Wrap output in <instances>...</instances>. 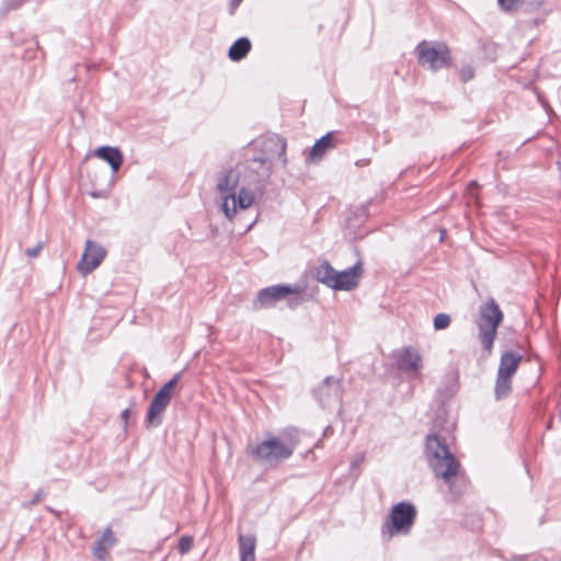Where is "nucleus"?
I'll return each mask as SVG.
<instances>
[{"mask_svg":"<svg viewBox=\"0 0 561 561\" xmlns=\"http://www.w3.org/2000/svg\"><path fill=\"white\" fill-rule=\"evenodd\" d=\"M216 192L219 208L229 221L236 218L239 210L250 208L255 198L242 164L224 168L217 173Z\"/></svg>","mask_w":561,"mask_h":561,"instance_id":"f257e3e1","label":"nucleus"},{"mask_svg":"<svg viewBox=\"0 0 561 561\" xmlns=\"http://www.w3.org/2000/svg\"><path fill=\"white\" fill-rule=\"evenodd\" d=\"M425 456L434 474L446 483H450L453 478L458 474L459 463L438 435L427 436Z\"/></svg>","mask_w":561,"mask_h":561,"instance_id":"f03ea898","label":"nucleus"},{"mask_svg":"<svg viewBox=\"0 0 561 561\" xmlns=\"http://www.w3.org/2000/svg\"><path fill=\"white\" fill-rule=\"evenodd\" d=\"M297 445L296 432H288L279 437L268 436L249 447L250 454L264 465L274 466L291 456Z\"/></svg>","mask_w":561,"mask_h":561,"instance_id":"7ed1b4c3","label":"nucleus"},{"mask_svg":"<svg viewBox=\"0 0 561 561\" xmlns=\"http://www.w3.org/2000/svg\"><path fill=\"white\" fill-rule=\"evenodd\" d=\"M362 273L360 263L342 272L334 270L329 263H321L314 270V277L332 289L352 290L358 285Z\"/></svg>","mask_w":561,"mask_h":561,"instance_id":"20e7f679","label":"nucleus"},{"mask_svg":"<svg viewBox=\"0 0 561 561\" xmlns=\"http://www.w3.org/2000/svg\"><path fill=\"white\" fill-rule=\"evenodd\" d=\"M520 360L522 355L516 352L506 351L502 354L494 386V393L497 400L507 397L511 392L513 377L517 371Z\"/></svg>","mask_w":561,"mask_h":561,"instance_id":"39448f33","label":"nucleus"},{"mask_svg":"<svg viewBox=\"0 0 561 561\" xmlns=\"http://www.w3.org/2000/svg\"><path fill=\"white\" fill-rule=\"evenodd\" d=\"M419 64L433 71L446 68L450 65L448 48L442 43L422 42L416 47Z\"/></svg>","mask_w":561,"mask_h":561,"instance_id":"423d86ee","label":"nucleus"},{"mask_svg":"<svg viewBox=\"0 0 561 561\" xmlns=\"http://www.w3.org/2000/svg\"><path fill=\"white\" fill-rule=\"evenodd\" d=\"M501 321L502 312L500 308L494 304V301L486 302L481 308L478 324L480 329L481 342L488 353H491L492 351L493 341Z\"/></svg>","mask_w":561,"mask_h":561,"instance_id":"0eeeda50","label":"nucleus"},{"mask_svg":"<svg viewBox=\"0 0 561 561\" xmlns=\"http://www.w3.org/2000/svg\"><path fill=\"white\" fill-rule=\"evenodd\" d=\"M415 510L411 504L399 503L390 512L391 525L383 528V535L390 539L394 533L407 534L413 525Z\"/></svg>","mask_w":561,"mask_h":561,"instance_id":"6e6552de","label":"nucleus"},{"mask_svg":"<svg viewBox=\"0 0 561 561\" xmlns=\"http://www.w3.org/2000/svg\"><path fill=\"white\" fill-rule=\"evenodd\" d=\"M105 255L106 250L101 244L92 240H87L84 252L81 256V260L77 264V271L82 276H87L89 273L100 266Z\"/></svg>","mask_w":561,"mask_h":561,"instance_id":"1a4fd4ad","label":"nucleus"},{"mask_svg":"<svg viewBox=\"0 0 561 561\" xmlns=\"http://www.w3.org/2000/svg\"><path fill=\"white\" fill-rule=\"evenodd\" d=\"M179 379H180V375L174 376V378L171 379L169 382H167L154 396V398L150 404V408L148 411V416H147L148 423L150 425L156 424L157 417L168 407V404L171 400V397H172V392H173Z\"/></svg>","mask_w":561,"mask_h":561,"instance_id":"9d476101","label":"nucleus"},{"mask_svg":"<svg viewBox=\"0 0 561 561\" xmlns=\"http://www.w3.org/2000/svg\"><path fill=\"white\" fill-rule=\"evenodd\" d=\"M398 368L413 377H419L423 369V356L414 347H405L397 355Z\"/></svg>","mask_w":561,"mask_h":561,"instance_id":"9b49d317","label":"nucleus"},{"mask_svg":"<svg viewBox=\"0 0 561 561\" xmlns=\"http://www.w3.org/2000/svg\"><path fill=\"white\" fill-rule=\"evenodd\" d=\"M317 398L323 408H331L336 404L341 398L340 381L333 377H327L317 387Z\"/></svg>","mask_w":561,"mask_h":561,"instance_id":"f8f14e48","label":"nucleus"},{"mask_svg":"<svg viewBox=\"0 0 561 561\" xmlns=\"http://www.w3.org/2000/svg\"><path fill=\"white\" fill-rule=\"evenodd\" d=\"M301 291L302 288L299 286H272L259 293L257 301L261 306H271L274 302L287 297L288 295H299Z\"/></svg>","mask_w":561,"mask_h":561,"instance_id":"ddd939ff","label":"nucleus"},{"mask_svg":"<svg viewBox=\"0 0 561 561\" xmlns=\"http://www.w3.org/2000/svg\"><path fill=\"white\" fill-rule=\"evenodd\" d=\"M94 156L105 162H107L113 171L116 173L123 164V153L118 148L115 147H100L94 151Z\"/></svg>","mask_w":561,"mask_h":561,"instance_id":"4468645a","label":"nucleus"},{"mask_svg":"<svg viewBox=\"0 0 561 561\" xmlns=\"http://www.w3.org/2000/svg\"><path fill=\"white\" fill-rule=\"evenodd\" d=\"M240 561H255L256 538L254 535L239 536Z\"/></svg>","mask_w":561,"mask_h":561,"instance_id":"2eb2a0df","label":"nucleus"},{"mask_svg":"<svg viewBox=\"0 0 561 561\" xmlns=\"http://www.w3.org/2000/svg\"><path fill=\"white\" fill-rule=\"evenodd\" d=\"M333 146V135L331 133H328L313 145L309 154V159L311 161L321 160L323 156L327 153V151L332 149Z\"/></svg>","mask_w":561,"mask_h":561,"instance_id":"dca6fc26","label":"nucleus"},{"mask_svg":"<svg viewBox=\"0 0 561 561\" xmlns=\"http://www.w3.org/2000/svg\"><path fill=\"white\" fill-rule=\"evenodd\" d=\"M114 541L112 531L110 529L104 530L93 548L94 556L100 560H105L107 550L114 545Z\"/></svg>","mask_w":561,"mask_h":561,"instance_id":"f3484780","label":"nucleus"},{"mask_svg":"<svg viewBox=\"0 0 561 561\" xmlns=\"http://www.w3.org/2000/svg\"><path fill=\"white\" fill-rule=\"evenodd\" d=\"M251 43L248 38H239L229 49L228 56L230 59L237 61L242 59L250 50Z\"/></svg>","mask_w":561,"mask_h":561,"instance_id":"a211bd4d","label":"nucleus"},{"mask_svg":"<svg viewBox=\"0 0 561 561\" xmlns=\"http://www.w3.org/2000/svg\"><path fill=\"white\" fill-rule=\"evenodd\" d=\"M28 0H2L0 14L5 16L9 12L19 10Z\"/></svg>","mask_w":561,"mask_h":561,"instance_id":"6ab92c4d","label":"nucleus"},{"mask_svg":"<svg viewBox=\"0 0 561 561\" xmlns=\"http://www.w3.org/2000/svg\"><path fill=\"white\" fill-rule=\"evenodd\" d=\"M450 323V318L446 313H439L434 318V327L436 330L446 329Z\"/></svg>","mask_w":561,"mask_h":561,"instance_id":"aec40b11","label":"nucleus"},{"mask_svg":"<svg viewBox=\"0 0 561 561\" xmlns=\"http://www.w3.org/2000/svg\"><path fill=\"white\" fill-rule=\"evenodd\" d=\"M193 538L190 536H183L179 541V552L181 554L187 553L193 547Z\"/></svg>","mask_w":561,"mask_h":561,"instance_id":"412c9836","label":"nucleus"},{"mask_svg":"<svg viewBox=\"0 0 561 561\" xmlns=\"http://www.w3.org/2000/svg\"><path fill=\"white\" fill-rule=\"evenodd\" d=\"M500 7L505 11H512L519 8L525 0H497Z\"/></svg>","mask_w":561,"mask_h":561,"instance_id":"4be33fe9","label":"nucleus"},{"mask_svg":"<svg viewBox=\"0 0 561 561\" xmlns=\"http://www.w3.org/2000/svg\"><path fill=\"white\" fill-rule=\"evenodd\" d=\"M114 180H111L107 184V187L104 190H93L90 192V196L93 198H106L110 190L114 186Z\"/></svg>","mask_w":561,"mask_h":561,"instance_id":"5701e85b","label":"nucleus"},{"mask_svg":"<svg viewBox=\"0 0 561 561\" xmlns=\"http://www.w3.org/2000/svg\"><path fill=\"white\" fill-rule=\"evenodd\" d=\"M44 248V242L43 241H38L36 243V245L32 247V248H27L25 250V254L30 257H36L41 251L43 250Z\"/></svg>","mask_w":561,"mask_h":561,"instance_id":"b1692460","label":"nucleus"},{"mask_svg":"<svg viewBox=\"0 0 561 561\" xmlns=\"http://www.w3.org/2000/svg\"><path fill=\"white\" fill-rule=\"evenodd\" d=\"M460 76H461L462 81L467 82V81H469L470 79L473 78L474 70H473V68L471 66H463L460 69Z\"/></svg>","mask_w":561,"mask_h":561,"instance_id":"393cba45","label":"nucleus"},{"mask_svg":"<svg viewBox=\"0 0 561 561\" xmlns=\"http://www.w3.org/2000/svg\"><path fill=\"white\" fill-rule=\"evenodd\" d=\"M41 499H42V491H41V490H38V491L34 494V496L32 497V500H30L28 502L24 503V504H23V506H24V507H26V508H28V507H31V506H33V505H35V504H37V503L41 501Z\"/></svg>","mask_w":561,"mask_h":561,"instance_id":"a878e982","label":"nucleus"},{"mask_svg":"<svg viewBox=\"0 0 561 561\" xmlns=\"http://www.w3.org/2000/svg\"><path fill=\"white\" fill-rule=\"evenodd\" d=\"M128 416H129V411H128V410H124V411L122 412V419H123L125 422H127Z\"/></svg>","mask_w":561,"mask_h":561,"instance_id":"bb28decb","label":"nucleus"},{"mask_svg":"<svg viewBox=\"0 0 561 561\" xmlns=\"http://www.w3.org/2000/svg\"><path fill=\"white\" fill-rule=\"evenodd\" d=\"M477 187V183L476 182H471L469 184V187H468V191H469V194L472 195V190Z\"/></svg>","mask_w":561,"mask_h":561,"instance_id":"cd10ccee","label":"nucleus"},{"mask_svg":"<svg viewBox=\"0 0 561 561\" xmlns=\"http://www.w3.org/2000/svg\"><path fill=\"white\" fill-rule=\"evenodd\" d=\"M242 0H232L234 7L239 5Z\"/></svg>","mask_w":561,"mask_h":561,"instance_id":"c85d7f7f","label":"nucleus"}]
</instances>
